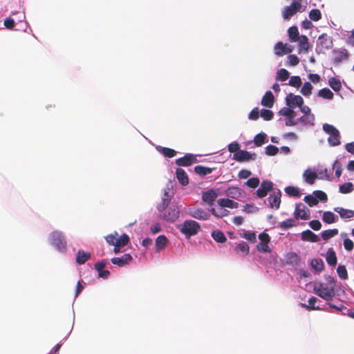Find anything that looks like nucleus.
<instances>
[{
	"instance_id": "obj_35",
	"label": "nucleus",
	"mask_w": 354,
	"mask_h": 354,
	"mask_svg": "<svg viewBox=\"0 0 354 354\" xmlns=\"http://www.w3.org/2000/svg\"><path fill=\"white\" fill-rule=\"evenodd\" d=\"M158 150L167 158H173L176 155V151L170 148L158 147Z\"/></svg>"
},
{
	"instance_id": "obj_19",
	"label": "nucleus",
	"mask_w": 354,
	"mask_h": 354,
	"mask_svg": "<svg viewBox=\"0 0 354 354\" xmlns=\"http://www.w3.org/2000/svg\"><path fill=\"white\" fill-rule=\"evenodd\" d=\"M286 263L292 266H298L301 261L299 256L293 252H288L286 257Z\"/></svg>"
},
{
	"instance_id": "obj_29",
	"label": "nucleus",
	"mask_w": 354,
	"mask_h": 354,
	"mask_svg": "<svg viewBox=\"0 0 354 354\" xmlns=\"http://www.w3.org/2000/svg\"><path fill=\"white\" fill-rule=\"evenodd\" d=\"M298 123L301 122L305 125H314L315 115L313 114H308L307 115H302L297 119Z\"/></svg>"
},
{
	"instance_id": "obj_46",
	"label": "nucleus",
	"mask_w": 354,
	"mask_h": 354,
	"mask_svg": "<svg viewBox=\"0 0 354 354\" xmlns=\"http://www.w3.org/2000/svg\"><path fill=\"white\" fill-rule=\"evenodd\" d=\"M168 242L167 237L164 235H160L156 240V248L159 250L165 248Z\"/></svg>"
},
{
	"instance_id": "obj_41",
	"label": "nucleus",
	"mask_w": 354,
	"mask_h": 354,
	"mask_svg": "<svg viewBox=\"0 0 354 354\" xmlns=\"http://www.w3.org/2000/svg\"><path fill=\"white\" fill-rule=\"evenodd\" d=\"M130 241L129 236L127 234H123L119 238L116 239L115 246L123 247L127 245Z\"/></svg>"
},
{
	"instance_id": "obj_31",
	"label": "nucleus",
	"mask_w": 354,
	"mask_h": 354,
	"mask_svg": "<svg viewBox=\"0 0 354 354\" xmlns=\"http://www.w3.org/2000/svg\"><path fill=\"white\" fill-rule=\"evenodd\" d=\"M212 236L214 240L218 243H225L227 241V238L224 233L221 230H215L212 232Z\"/></svg>"
},
{
	"instance_id": "obj_8",
	"label": "nucleus",
	"mask_w": 354,
	"mask_h": 354,
	"mask_svg": "<svg viewBox=\"0 0 354 354\" xmlns=\"http://www.w3.org/2000/svg\"><path fill=\"white\" fill-rule=\"evenodd\" d=\"M273 188V183L270 180H263L260 187L256 191L257 197L262 198L267 196L268 192L271 191Z\"/></svg>"
},
{
	"instance_id": "obj_2",
	"label": "nucleus",
	"mask_w": 354,
	"mask_h": 354,
	"mask_svg": "<svg viewBox=\"0 0 354 354\" xmlns=\"http://www.w3.org/2000/svg\"><path fill=\"white\" fill-rule=\"evenodd\" d=\"M178 228L186 237H190L196 235L199 232L201 226L195 221L187 220L180 225Z\"/></svg>"
},
{
	"instance_id": "obj_42",
	"label": "nucleus",
	"mask_w": 354,
	"mask_h": 354,
	"mask_svg": "<svg viewBox=\"0 0 354 354\" xmlns=\"http://www.w3.org/2000/svg\"><path fill=\"white\" fill-rule=\"evenodd\" d=\"M267 135L264 133H260L255 136L254 138V145L257 147H261L266 141Z\"/></svg>"
},
{
	"instance_id": "obj_37",
	"label": "nucleus",
	"mask_w": 354,
	"mask_h": 354,
	"mask_svg": "<svg viewBox=\"0 0 354 354\" xmlns=\"http://www.w3.org/2000/svg\"><path fill=\"white\" fill-rule=\"evenodd\" d=\"M310 266L316 271L320 272L324 268V263L322 259H313L311 260Z\"/></svg>"
},
{
	"instance_id": "obj_16",
	"label": "nucleus",
	"mask_w": 354,
	"mask_h": 354,
	"mask_svg": "<svg viewBox=\"0 0 354 354\" xmlns=\"http://www.w3.org/2000/svg\"><path fill=\"white\" fill-rule=\"evenodd\" d=\"M274 97L272 93L270 91H268L266 92L265 95L263 96L261 99V104L263 106L268 108H272L274 105Z\"/></svg>"
},
{
	"instance_id": "obj_6",
	"label": "nucleus",
	"mask_w": 354,
	"mask_h": 354,
	"mask_svg": "<svg viewBox=\"0 0 354 354\" xmlns=\"http://www.w3.org/2000/svg\"><path fill=\"white\" fill-rule=\"evenodd\" d=\"M259 238L261 240V243L257 245V250L262 252H270L271 250L268 245V243L270 241L269 234L262 232L259 235Z\"/></svg>"
},
{
	"instance_id": "obj_1",
	"label": "nucleus",
	"mask_w": 354,
	"mask_h": 354,
	"mask_svg": "<svg viewBox=\"0 0 354 354\" xmlns=\"http://www.w3.org/2000/svg\"><path fill=\"white\" fill-rule=\"evenodd\" d=\"M328 283L326 284L319 283L314 288L315 293L322 299L330 301L335 295V280L333 277L328 276L327 277Z\"/></svg>"
},
{
	"instance_id": "obj_34",
	"label": "nucleus",
	"mask_w": 354,
	"mask_h": 354,
	"mask_svg": "<svg viewBox=\"0 0 354 354\" xmlns=\"http://www.w3.org/2000/svg\"><path fill=\"white\" fill-rule=\"evenodd\" d=\"M250 248L245 242L239 243L235 247V251L236 253H241L243 255H248L249 254Z\"/></svg>"
},
{
	"instance_id": "obj_45",
	"label": "nucleus",
	"mask_w": 354,
	"mask_h": 354,
	"mask_svg": "<svg viewBox=\"0 0 354 354\" xmlns=\"http://www.w3.org/2000/svg\"><path fill=\"white\" fill-rule=\"evenodd\" d=\"M322 220L326 223L331 224L335 222V216L331 212H324L323 214Z\"/></svg>"
},
{
	"instance_id": "obj_23",
	"label": "nucleus",
	"mask_w": 354,
	"mask_h": 354,
	"mask_svg": "<svg viewBox=\"0 0 354 354\" xmlns=\"http://www.w3.org/2000/svg\"><path fill=\"white\" fill-rule=\"evenodd\" d=\"M334 211L339 213L342 218H351L354 216V211L346 209L343 207H337L334 208Z\"/></svg>"
},
{
	"instance_id": "obj_21",
	"label": "nucleus",
	"mask_w": 354,
	"mask_h": 354,
	"mask_svg": "<svg viewBox=\"0 0 354 354\" xmlns=\"http://www.w3.org/2000/svg\"><path fill=\"white\" fill-rule=\"evenodd\" d=\"M292 52V50H287V44H283L279 41L274 46V53L279 56L288 54Z\"/></svg>"
},
{
	"instance_id": "obj_39",
	"label": "nucleus",
	"mask_w": 354,
	"mask_h": 354,
	"mask_svg": "<svg viewBox=\"0 0 354 354\" xmlns=\"http://www.w3.org/2000/svg\"><path fill=\"white\" fill-rule=\"evenodd\" d=\"M318 95L324 99L332 100L334 94L329 88H324L319 91Z\"/></svg>"
},
{
	"instance_id": "obj_24",
	"label": "nucleus",
	"mask_w": 354,
	"mask_h": 354,
	"mask_svg": "<svg viewBox=\"0 0 354 354\" xmlns=\"http://www.w3.org/2000/svg\"><path fill=\"white\" fill-rule=\"evenodd\" d=\"M179 217V210L176 208L169 209L167 214H164V218L169 222H174Z\"/></svg>"
},
{
	"instance_id": "obj_43",
	"label": "nucleus",
	"mask_w": 354,
	"mask_h": 354,
	"mask_svg": "<svg viewBox=\"0 0 354 354\" xmlns=\"http://www.w3.org/2000/svg\"><path fill=\"white\" fill-rule=\"evenodd\" d=\"M354 190V186L352 183H345L339 186V191L342 194H348Z\"/></svg>"
},
{
	"instance_id": "obj_17",
	"label": "nucleus",
	"mask_w": 354,
	"mask_h": 354,
	"mask_svg": "<svg viewBox=\"0 0 354 354\" xmlns=\"http://www.w3.org/2000/svg\"><path fill=\"white\" fill-rule=\"evenodd\" d=\"M176 176L179 183L183 185L186 186L189 184V178L185 172V171L181 168H177L176 171Z\"/></svg>"
},
{
	"instance_id": "obj_50",
	"label": "nucleus",
	"mask_w": 354,
	"mask_h": 354,
	"mask_svg": "<svg viewBox=\"0 0 354 354\" xmlns=\"http://www.w3.org/2000/svg\"><path fill=\"white\" fill-rule=\"evenodd\" d=\"M337 272L340 279L344 280L348 279V272L345 266L339 265L337 268Z\"/></svg>"
},
{
	"instance_id": "obj_44",
	"label": "nucleus",
	"mask_w": 354,
	"mask_h": 354,
	"mask_svg": "<svg viewBox=\"0 0 354 354\" xmlns=\"http://www.w3.org/2000/svg\"><path fill=\"white\" fill-rule=\"evenodd\" d=\"M348 54L346 50L335 52V56L334 57V62L339 63L342 60L347 59Z\"/></svg>"
},
{
	"instance_id": "obj_57",
	"label": "nucleus",
	"mask_w": 354,
	"mask_h": 354,
	"mask_svg": "<svg viewBox=\"0 0 354 354\" xmlns=\"http://www.w3.org/2000/svg\"><path fill=\"white\" fill-rule=\"evenodd\" d=\"M259 183H260V180H259V178L253 177V178L248 179V180L246 182L245 184L249 187L256 188L259 186Z\"/></svg>"
},
{
	"instance_id": "obj_13",
	"label": "nucleus",
	"mask_w": 354,
	"mask_h": 354,
	"mask_svg": "<svg viewBox=\"0 0 354 354\" xmlns=\"http://www.w3.org/2000/svg\"><path fill=\"white\" fill-rule=\"evenodd\" d=\"M281 192L277 189V192H274L269 197L268 202L269 205L271 208L278 209L281 204Z\"/></svg>"
},
{
	"instance_id": "obj_48",
	"label": "nucleus",
	"mask_w": 354,
	"mask_h": 354,
	"mask_svg": "<svg viewBox=\"0 0 354 354\" xmlns=\"http://www.w3.org/2000/svg\"><path fill=\"white\" fill-rule=\"evenodd\" d=\"M313 86L308 82L304 84L300 91L301 93L304 96H310L312 93Z\"/></svg>"
},
{
	"instance_id": "obj_18",
	"label": "nucleus",
	"mask_w": 354,
	"mask_h": 354,
	"mask_svg": "<svg viewBox=\"0 0 354 354\" xmlns=\"http://www.w3.org/2000/svg\"><path fill=\"white\" fill-rule=\"evenodd\" d=\"M301 239L304 241L317 243L319 241V238L310 230H305L301 232Z\"/></svg>"
},
{
	"instance_id": "obj_54",
	"label": "nucleus",
	"mask_w": 354,
	"mask_h": 354,
	"mask_svg": "<svg viewBox=\"0 0 354 354\" xmlns=\"http://www.w3.org/2000/svg\"><path fill=\"white\" fill-rule=\"evenodd\" d=\"M304 201L308 203L310 207L315 206L318 204V200L312 195H307L304 197Z\"/></svg>"
},
{
	"instance_id": "obj_59",
	"label": "nucleus",
	"mask_w": 354,
	"mask_h": 354,
	"mask_svg": "<svg viewBox=\"0 0 354 354\" xmlns=\"http://www.w3.org/2000/svg\"><path fill=\"white\" fill-rule=\"evenodd\" d=\"M313 194L315 196V198L321 201L326 202L328 199L327 195L325 192L321 190H317L313 192Z\"/></svg>"
},
{
	"instance_id": "obj_3",
	"label": "nucleus",
	"mask_w": 354,
	"mask_h": 354,
	"mask_svg": "<svg viewBox=\"0 0 354 354\" xmlns=\"http://www.w3.org/2000/svg\"><path fill=\"white\" fill-rule=\"evenodd\" d=\"M306 8V6H303L298 1H292L290 6L284 7L282 17L285 20H288L297 12H304Z\"/></svg>"
},
{
	"instance_id": "obj_30",
	"label": "nucleus",
	"mask_w": 354,
	"mask_h": 354,
	"mask_svg": "<svg viewBox=\"0 0 354 354\" xmlns=\"http://www.w3.org/2000/svg\"><path fill=\"white\" fill-rule=\"evenodd\" d=\"M298 41L299 51L307 52L309 48L308 38L306 35H301Z\"/></svg>"
},
{
	"instance_id": "obj_64",
	"label": "nucleus",
	"mask_w": 354,
	"mask_h": 354,
	"mask_svg": "<svg viewBox=\"0 0 354 354\" xmlns=\"http://www.w3.org/2000/svg\"><path fill=\"white\" fill-rule=\"evenodd\" d=\"M259 118V109L254 108L253 109L248 115V118L251 120H257Z\"/></svg>"
},
{
	"instance_id": "obj_62",
	"label": "nucleus",
	"mask_w": 354,
	"mask_h": 354,
	"mask_svg": "<svg viewBox=\"0 0 354 354\" xmlns=\"http://www.w3.org/2000/svg\"><path fill=\"white\" fill-rule=\"evenodd\" d=\"M170 203V199L166 197H162V203L158 205V209L160 212H162L165 210L166 207L168 206Z\"/></svg>"
},
{
	"instance_id": "obj_25",
	"label": "nucleus",
	"mask_w": 354,
	"mask_h": 354,
	"mask_svg": "<svg viewBox=\"0 0 354 354\" xmlns=\"http://www.w3.org/2000/svg\"><path fill=\"white\" fill-rule=\"evenodd\" d=\"M303 177L307 183L313 185L315 179L317 178V174L314 171L306 169L303 174Z\"/></svg>"
},
{
	"instance_id": "obj_38",
	"label": "nucleus",
	"mask_w": 354,
	"mask_h": 354,
	"mask_svg": "<svg viewBox=\"0 0 354 354\" xmlns=\"http://www.w3.org/2000/svg\"><path fill=\"white\" fill-rule=\"evenodd\" d=\"M338 234V230L337 229H333V230H324L321 235L322 238L324 241H328V239H331L332 237L336 236Z\"/></svg>"
},
{
	"instance_id": "obj_27",
	"label": "nucleus",
	"mask_w": 354,
	"mask_h": 354,
	"mask_svg": "<svg viewBox=\"0 0 354 354\" xmlns=\"http://www.w3.org/2000/svg\"><path fill=\"white\" fill-rule=\"evenodd\" d=\"M317 298H316L315 297H311L310 298H309L308 301V304H301V306L304 308H306L308 310H322V308H321L320 307L315 306V303L317 302Z\"/></svg>"
},
{
	"instance_id": "obj_61",
	"label": "nucleus",
	"mask_w": 354,
	"mask_h": 354,
	"mask_svg": "<svg viewBox=\"0 0 354 354\" xmlns=\"http://www.w3.org/2000/svg\"><path fill=\"white\" fill-rule=\"evenodd\" d=\"M344 247L346 250L351 252L354 248V243L352 240L348 238L344 239Z\"/></svg>"
},
{
	"instance_id": "obj_51",
	"label": "nucleus",
	"mask_w": 354,
	"mask_h": 354,
	"mask_svg": "<svg viewBox=\"0 0 354 354\" xmlns=\"http://www.w3.org/2000/svg\"><path fill=\"white\" fill-rule=\"evenodd\" d=\"M288 84L295 88H299L301 84V80L299 76H292L289 80Z\"/></svg>"
},
{
	"instance_id": "obj_33",
	"label": "nucleus",
	"mask_w": 354,
	"mask_h": 354,
	"mask_svg": "<svg viewBox=\"0 0 354 354\" xmlns=\"http://www.w3.org/2000/svg\"><path fill=\"white\" fill-rule=\"evenodd\" d=\"M288 36L292 41H297L300 37L299 36V30L297 26H291L288 30Z\"/></svg>"
},
{
	"instance_id": "obj_11",
	"label": "nucleus",
	"mask_w": 354,
	"mask_h": 354,
	"mask_svg": "<svg viewBox=\"0 0 354 354\" xmlns=\"http://www.w3.org/2000/svg\"><path fill=\"white\" fill-rule=\"evenodd\" d=\"M286 104L290 108L301 106L304 104V100L300 95H295L293 93H289L286 98Z\"/></svg>"
},
{
	"instance_id": "obj_5",
	"label": "nucleus",
	"mask_w": 354,
	"mask_h": 354,
	"mask_svg": "<svg viewBox=\"0 0 354 354\" xmlns=\"http://www.w3.org/2000/svg\"><path fill=\"white\" fill-rule=\"evenodd\" d=\"M51 243L58 250L64 251L66 248V241L63 234L58 231L53 232L50 234Z\"/></svg>"
},
{
	"instance_id": "obj_55",
	"label": "nucleus",
	"mask_w": 354,
	"mask_h": 354,
	"mask_svg": "<svg viewBox=\"0 0 354 354\" xmlns=\"http://www.w3.org/2000/svg\"><path fill=\"white\" fill-rule=\"evenodd\" d=\"M261 116L266 121L271 120L273 118L274 113L268 109H262L261 111Z\"/></svg>"
},
{
	"instance_id": "obj_32",
	"label": "nucleus",
	"mask_w": 354,
	"mask_h": 354,
	"mask_svg": "<svg viewBox=\"0 0 354 354\" xmlns=\"http://www.w3.org/2000/svg\"><path fill=\"white\" fill-rule=\"evenodd\" d=\"M194 171L197 174H198L201 176H204L209 174H211L212 171V169L210 167L203 166V165H196L194 167Z\"/></svg>"
},
{
	"instance_id": "obj_22",
	"label": "nucleus",
	"mask_w": 354,
	"mask_h": 354,
	"mask_svg": "<svg viewBox=\"0 0 354 354\" xmlns=\"http://www.w3.org/2000/svg\"><path fill=\"white\" fill-rule=\"evenodd\" d=\"M217 203L221 207L237 208L239 205L238 203L229 198H219Z\"/></svg>"
},
{
	"instance_id": "obj_36",
	"label": "nucleus",
	"mask_w": 354,
	"mask_h": 354,
	"mask_svg": "<svg viewBox=\"0 0 354 354\" xmlns=\"http://www.w3.org/2000/svg\"><path fill=\"white\" fill-rule=\"evenodd\" d=\"M297 225L295 218H288L279 223V228L282 230H287Z\"/></svg>"
},
{
	"instance_id": "obj_60",
	"label": "nucleus",
	"mask_w": 354,
	"mask_h": 354,
	"mask_svg": "<svg viewBox=\"0 0 354 354\" xmlns=\"http://www.w3.org/2000/svg\"><path fill=\"white\" fill-rule=\"evenodd\" d=\"M210 211L214 216H216L217 217H223L227 215V211L226 209H223V207H221L218 211H216V209L213 207L210 209Z\"/></svg>"
},
{
	"instance_id": "obj_63",
	"label": "nucleus",
	"mask_w": 354,
	"mask_h": 354,
	"mask_svg": "<svg viewBox=\"0 0 354 354\" xmlns=\"http://www.w3.org/2000/svg\"><path fill=\"white\" fill-rule=\"evenodd\" d=\"M299 63V59L295 55H290L288 57V64L291 66H296Z\"/></svg>"
},
{
	"instance_id": "obj_49",
	"label": "nucleus",
	"mask_w": 354,
	"mask_h": 354,
	"mask_svg": "<svg viewBox=\"0 0 354 354\" xmlns=\"http://www.w3.org/2000/svg\"><path fill=\"white\" fill-rule=\"evenodd\" d=\"M289 77V73L288 71L285 68H281L277 71V80L279 81H286Z\"/></svg>"
},
{
	"instance_id": "obj_58",
	"label": "nucleus",
	"mask_w": 354,
	"mask_h": 354,
	"mask_svg": "<svg viewBox=\"0 0 354 354\" xmlns=\"http://www.w3.org/2000/svg\"><path fill=\"white\" fill-rule=\"evenodd\" d=\"M118 235V232H115L113 234H110L105 237V239L109 245L115 246Z\"/></svg>"
},
{
	"instance_id": "obj_12",
	"label": "nucleus",
	"mask_w": 354,
	"mask_h": 354,
	"mask_svg": "<svg viewBox=\"0 0 354 354\" xmlns=\"http://www.w3.org/2000/svg\"><path fill=\"white\" fill-rule=\"evenodd\" d=\"M188 213L192 217L199 220H207L210 217L207 212L200 208H189Z\"/></svg>"
},
{
	"instance_id": "obj_53",
	"label": "nucleus",
	"mask_w": 354,
	"mask_h": 354,
	"mask_svg": "<svg viewBox=\"0 0 354 354\" xmlns=\"http://www.w3.org/2000/svg\"><path fill=\"white\" fill-rule=\"evenodd\" d=\"M290 107H283L279 111V114L289 118L295 117V111Z\"/></svg>"
},
{
	"instance_id": "obj_4",
	"label": "nucleus",
	"mask_w": 354,
	"mask_h": 354,
	"mask_svg": "<svg viewBox=\"0 0 354 354\" xmlns=\"http://www.w3.org/2000/svg\"><path fill=\"white\" fill-rule=\"evenodd\" d=\"M323 130L329 134L328 141L330 146L334 147L340 145L339 132L335 127L329 124H324Z\"/></svg>"
},
{
	"instance_id": "obj_7",
	"label": "nucleus",
	"mask_w": 354,
	"mask_h": 354,
	"mask_svg": "<svg viewBox=\"0 0 354 354\" xmlns=\"http://www.w3.org/2000/svg\"><path fill=\"white\" fill-rule=\"evenodd\" d=\"M310 210L304 204H297L294 212L296 219L307 220L310 218Z\"/></svg>"
},
{
	"instance_id": "obj_9",
	"label": "nucleus",
	"mask_w": 354,
	"mask_h": 354,
	"mask_svg": "<svg viewBox=\"0 0 354 354\" xmlns=\"http://www.w3.org/2000/svg\"><path fill=\"white\" fill-rule=\"evenodd\" d=\"M196 162V156L192 153H186L183 157L176 160V164L181 167H189Z\"/></svg>"
},
{
	"instance_id": "obj_40",
	"label": "nucleus",
	"mask_w": 354,
	"mask_h": 354,
	"mask_svg": "<svg viewBox=\"0 0 354 354\" xmlns=\"http://www.w3.org/2000/svg\"><path fill=\"white\" fill-rule=\"evenodd\" d=\"M285 192L290 196L299 198L301 196V192L299 189L294 186H288L286 187Z\"/></svg>"
},
{
	"instance_id": "obj_26",
	"label": "nucleus",
	"mask_w": 354,
	"mask_h": 354,
	"mask_svg": "<svg viewBox=\"0 0 354 354\" xmlns=\"http://www.w3.org/2000/svg\"><path fill=\"white\" fill-rule=\"evenodd\" d=\"M337 257L335 252L333 248H329L327 251L326 261L330 266H335L337 264Z\"/></svg>"
},
{
	"instance_id": "obj_20",
	"label": "nucleus",
	"mask_w": 354,
	"mask_h": 354,
	"mask_svg": "<svg viewBox=\"0 0 354 354\" xmlns=\"http://www.w3.org/2000/svg\"><path fill=\"white\" fill-rule=\"evenodd\" d=\"M90 258L91 254L89 252H86L82 250H79L77 252L75 260L77 264L82 265L87 261Z\"/></svg>"
},
{
	"instance_id": "obj_10",
	"label": "nucleus",
	"mask_w": 354,
	"mask_h": 354,
	"mask_svg": "<svg viewBox=\"0 0 354 354\" xmlns=\"http://www.w3.org/2000/svg\"><path fill=\"white\" fill-rule=\"evenodd\" d=\"M257 155L255 153H250V152L244 150H239L236 153H234L233 159L238 162H245L250 160H255Z\"/></svg>"
},
{
	"instance_id": "obj_14",
	"label": "nucleus",
	"mask_w": 354,
	"mask_h": 354,
	"mask_svg": "<svg viewBox=\"0 0 354 354\" xmlns=\"http://www.w3.org/2000/svg\"><path fill=\"white\" fill-rule=\"evenodd\" d=\"M111 263L120 267L129 264L132 261L130 254H124L120 257H113L111 259Z\"/></svg>"
},
{
	"instance_id": "obj_56",
	"label": "nucleus",
	"mask_w": 354,
	"mask_h": 354,
	"mask_svg": "<svg viewBox=\"0 0 354 354\" xmlns=\"http://www.w3.org/2000/svg\"><path fill=\"white\" fill-rule=\"evenodd\" d=\"M279 149L274 145H268L266 147V153L268 156H272L277 154Z\"/></svg>"
},
{
	"instance_id": "obj_28",
	"label": "nucleus",
	"mask_w": 354,
	"mask_h": 354,
	"mask_svg": "<svg viewBox=\"0 0 354 354\" xmlns=\"http://www.w3.org/2000/svg\"><path fill=\"white\" fill-rule=\"evenodd\" d=\"M320 45L325 48H330L332 46V40L325 34H322L318 38Z\"/></svg>"
},
{
	"instance_id": "obj_47",
	"label": "nucleus",
	"mask_w": 354,
	"mask_h": 354,
	"mask_svg": "<svg viewBox=\"0 0 354 354\" xmlns=\"http://www.w3.org/2000/svg\"><path fill=\"white\" fill-rule=\"evenodd\" d=\"M328 84L335 91H339L342 88V84L340 81L335 77L330 78L328 80Z\"/></svg>"
},
{
	"instance_id": "obj_15",
	"label": "nucleus",
	"mask_w": 354,
	"mask_h": 354,
	"mask_svg": "<svg viewBox=\"0 0 354 354\" xmlns=\"http://www.w3.org/2000/svg\"><path fill=\"white\" fill-rule=\"evenodd\" d=\"M218 194L214 189H209L203 192L202 199L204 203H207L209 206H212Z\"/></svg>"
},
{
	"instance_id": "obj_52",
	"label": "nucleus",
	"mask_w": 354,
	"mask_h": 354,
	"mask_svg": "<svg viewBox=\"0 0 354 354\" xmlns=\"http://www.w3.org/2000/svg\"><path fill=\"white\" fill-rule=\"evenodd\" d=\"M309 18L315 21H317L322 18V13L318 9H313L309 12Z\"/></svg>"
}]
</instances>
